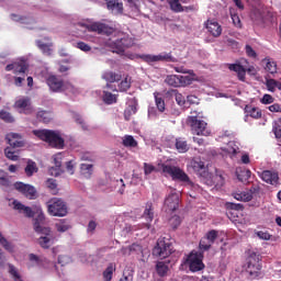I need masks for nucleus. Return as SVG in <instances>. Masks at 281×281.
<instances>
[{"label":"nucleus","mask_w":281,"mask_h":281,"mask_svg":"<svg viewBox=\"0 0 281 281\" xmlns=\"http://www.w3.org/2000/svg\"><path fill=\"white\" fill-rule=\"evenodd\" d=\"M43 225H45V214L41 212L38 213V216L34 218V232L42 235L37 239L38 246H41L43 249H49L54 245L55 238L52 234V229Z\"/></svg>","instance_id":"nucleus-1"},{"label":"nucleus","mask_w":281,"mask_h":281,"mask_svg":"<svg viewBox=\"0 0 281 281\" xmlns=\"http://www.w3.org/2000/svg\"><path fill=\"white\" fill-rule=\"evenodd\" d=\"M34 136L38 139L47 143L49 147L56 149H63L65 147V139L60 136V133L52 130H34Z\"/></svg>","instance_id":"nucleus-2"},{"label":"nucleus","mask_w":281,"mask_h":281,"mask_svg":"<svg viewBox=\"0 0 281 281\" xmlns=\"http://www.w3.org/2000/svg\"><path fill=\"white\" fill-rule=\"evenodd\" d=\"M116 41L108 43V47L114 49L113 53L123 54L125 49L134 46V38L127 33L119 32Z\"/></svg>","instance_id":"nucleus-3"},{"label":"nucleus","mask_w":281,"mask_h":281,"mask_svg":"<svg viewBox=\"0 0 281 281\" xmlns=\"http://www.w3.org/2000/svg\"><path fill=\"white\" fill-rule=\"evenodd\" d=\"M261 259L259 255L251 252L248 258H246V273L248 274V279L256 280L261 278Z\"/></svg>","instance_id":"nucleus-4"},{"label":"nucleus","mask_w":281,"mask_h":281,"mask_svg":"<svg viewBox=\"0 0 281 281\" xmlns=\"http://www.w3.org/2000/svg\"><path fill=\"white\" fill-rule=\"evenodd\" d=\"M171 255L172 244H170L168 239L159 238V240H156V246H154V249H151V256L164 260Z\"/></svg>","instance_id":"nucleus-5"},{"label":"nucleus","mask_w":281,"mask_h":281,"mask_svg":"<svg viewBox=\"0 0 281 281\" xmlns=\"http://www.w3.org/2000/svg\"><path fill=\"white\" fill-rule=\"evenodd\" d=\"M188 126H190V132L195 136H210V130L207 128V123L196 119V116H188Z\"/></svg>","instance_id":"nucleus-6"},{"label":"nucleus","mask_w":281,"mask_h":281,"mask_svg":"<svg viewBox=\"0 0 281 281\" xmlns=\"http://www.w3.org/2000/svg\"><path fill=\"white\" fill-rule=\"evenodd\" d=\"M47 212L54 217H65L67 215V205L63 200L54 198L47 202Z\"/></svg>","instance_id":"nucleus-7"},{"label":"nucleus","mask_w":281,"mask_h":281,"mask_svg":"<svg viewBox=\"0 0 281 281\" xmlns=\"http://www.w3.org/2000/svg\"><path fill=\"white\" fill-rule=\"evenodd\" d=\"M164 173L170 176L172 180H179L181 182L190 183V178L179 167L164 165Z\"/></svg>","instance_id":"nucleus-8"},{"label":"nucleus","mask_w":281,"mask_h":281,"mask_svg":"<svg viewBox=\"0 0 281 281\" xmlns=\"http://www.w3.org/2000/svg\"><path fill=\"white\" fill-rule=\"evenodd\" d=\"M4 71H13L15 76H25L26 71H30V64L24 59H18L4 67Z\"/></svg>","instance_id":"nucleus-9"},{"label":"nucleus","mask_w":281,"mask_h":281,"mask_svg":"<svg viewBox=\"0 0 281 281\" xmlns=\"http://www.w3.org/2000/svg\"><path fill=\"white\" fill-rule=\"evenodd\" d=\"M13 189L22 194L25 199L35 200L37 195L36 188L32 184H25L23 182L13 183Z\"/></svg>","instance_id":"nucleus-10"},{"label":"nucleus","mask_w":281,"mask_h":281,"mask_svg":"<svg viewBox=\"0 0 281 281\" xmlns=\"http://www.w3.org/2000/svg\"><path fill=\"white\" fill-rule=\"evenodd\" d=\"M87 31L94 32V33H98L99 35H105V36H111L114 34V27L102 22H97V23L87 25Z\"/></svg>","instance_id":"nucleus-11"},{"label":"nucleus","mask_w":281,"mask_h":281,"mask_svg":"<svg viewBox=\"0 0 281 281\" xmlns=\"http://www.w3.org/2000/svg\"><path fill=\"white\" fill-rule=\"evenodd\" d=\"M166 83L172 88H181V87L190 85V77L170 75V76L166 77Z\"/></svg>","instance_id":"nucleus-12"},{"label":"nucleus","mask_w":281,"mask_h":281,"mask_svg":"<svg viewBox=\"0 0 281 281\" xmlns=\"http://www.w3.org/2000/svg\"><path fill=\"white\" fill-rule=\"evenodd\" d=\"M47 87H49V90L54 93L63 92L66 88L63 79L55 75L47 77Z\"/></svg>","instance_id":"nucleus-13"},{"label":"nucleus","mask_w":281,"mask_h":281,"mask_svg":"<svg viewBox=\"0 0 281 281\" xmlns=\"http://www.w3.org/2000/svg\"><path fill=\"white\" fill-rule=\"evenodd\" d=\"M201 254H190V256H188L187 262L188 266L190 268L191 272H199L201 270H203V262L201 261Z\"/></svg>","instance_id":"nucleus-14"},{"label":"nucleus","mask_w":281,"mask_h":281,"mask_svg":"<svg viewBox=\"0 0 281 281\" xmlns=\"http://www.w3.org/2000/svg\"><path fill=\"white\" fill-rule=\"evenodd\" d=\"M15 109H20V113L24 115H32L34 113V106H32V102L30 98H22L14 103Z\"/></svg>","instance_id":"nucleus-15"},{"label":"nucleus","mask_w":281,"mask_h":281,"mask_svg":"<svg viewBox=\"0 0 281 281\" xmlns=\"http://www.w3.org/2000/svg\"><path fill=\"white\" fill-rule=\"evenodd\" d=\"M259 178L261 179V181L273 187L280 182V175L270 170H263L259 172Z\"/></svg>","instance_id":"nucleus-16"},{"label":"nucleus","mask_w":281,"mask_h":281,"mask_svg":"<svg viewBox=\"0 0 281 281\" xmlns=\"http://www.w3.org/2000/svg\"><path fill=\"white\" fill-rule=\"evenodd\" d=\"M4 139H7V144H9L10 146L8 148L15 149L22 148L24 146V142H22V137L20 136V134L9 133L7 134Z\"/></svg>","instance_id":"nucleus-17"},{"label":"nucleus","mask_w":281,"mask_h":281,"mask_svg":"<svg viewBox=\"0 0 281 281\" xmlns=\"http://www.w3.org/2000/svg\"><path fill=\"white\" fill-rule=\"evenodd\" d=\"M13 210L18 211V213L23 214L26 218H34V211L30 206H24L19 201H13Z\"/></svg>","instance_id":"nucleus-18"},{"label":"nucleus","mask_w":281,"mask_h":281,"mask_svg":"<svg viewBox=\"0 0 281 281\" xmlns=\"http://www.w3.org/2000/svg\"><path fill=\"white\" fill-rule=\"evenodd\" d=\"M63 156L60 154H56V156H54V167L49 168V175H52V177H59L63 173Z\"/></svg>","instance_id":"nucleus-19"},{"label":"nucleus","mask_w":281,"mask_h":281,"mask_svg":"<svg viewBox=\"0 0 281 281\" xmlns=\"http://www.w3.org/2000/svg\"><path fill=\"white\" fill-rule=\"evenodd\" d=\"M105 5L108 7V10L112 12L114 15H121L123 14V3L119 2L116 0H105Z\"/></svg>","instance_id":"nucleus-20"},{"label":"nucleus","mask_w":281,"mask_h":281,"mask_svg":"<svg viewBox=\"0 0 281 281\" xmlns=\"http://www.w3.org/2000/svg\"><path fill=\"white\" fill-rule=\"evenodd\" d=\"M204 25H205V30H207V33H210L212 37L216 38L221 36V25H218L217 22L209 20L207 22H205Z\"/></svg>","instance_id":"nucleus-21"},{"label":"nucleus","mask_w":281,"mask_h":281,"mask_svg":"<svg viewBox=\"0 0 281 281\" xmlns=\"http://www.w3.org/2000/svg\"><path fill=\"white\" fill-rule=\"evenodd\" d=\"M143 220L147 223L155 221V205L151 202L145 203V210L143 211Z\"/></svg>","instance_id":"nucleus-22"},{"label":"nucleus","mask_w":281,"mask_h":281,"mask_svg":"<svg viewBox=\"0 0 281 281\" xmlns=\"http://www.w3.org/2000/svg\"><path fill=\"white\" fill-rule=\"evenodd\" d=\"M166 206L170 212L177 211V209H179V194L171 193L168 195V198H166Z\"/></svg>","instance_id":"nucleus-23"},{"label":"nucleus","mask_w":281,"mask_h":281,"mask_svg":"<svg viewBox=\"0 0 281 281\" xmlns=\"http://www.w3.org/2000/svg\"><path fill=\"white\" fill-rule=\"evenodd\" d=\"M190 167L192 168V170H194V172L199 175H207L205 172V165L200 158L192 159V161H190Z\"/></svg>","instance_id":"nucleus-24"},{"label":"nucleus","mask_w":281,"mask_h":281,"mask_svg":"<svg viewBox=\"0 0 281 281\" xmlns=\"http://www.w3.org/2000/svg\"><path fill=\"white\" fill-rule=\"evenodd\" d=\"M138 103L136 102V99H132L130 105L125 109L123 115L125 117V121L132 120V116L136 114Z\"/></svg>","instance_id":"nucleus-25"},{"label":"nucleus","mask_w":281,"mask_h":281,"mask_svg":"<svg viewBox=\"0 0 281 281\" xmlns=\"http://www.w3.org/2000/svg\"><path fill=\"white\" fill-rule=\"evenodd\" d=\"M175 148L179 154H186L190 149L188 142L183 137H179L175 142Z\"/></svg>","instance_id":"nucleus-26"},{"label":"nucleus","mask_w":281,"mask_h":281,"mask_svg":"<svg viewBox=\"0 0 281 281\" xmlns=\"http://www.w3.org/2000/svg\"><path fill=\"white\" fill-rule=\"evenodd\" d=\"M244 112L246 113V116L252 117L255 120L261 119V110H259V108L246 105V108H244Z\"/></svg>","instance_id":"nucleus-27"},{"label":"nucleus","mask_w":281,"mask_h":281,"mask_svg":"<svg viewBox=\"0 0 281 281\" xmlns=\"http://www.w3.org/2000/svg\"><path fill=\"white\" fill-rule=\"evenodd\" d=\"M168 265L169 262L166 261L156 262V274H158L161 278L166 277L168 274V271L170 270Z\"/></svg>","instance_id":"nucleus-28"},{"label":"nucleus","mask_w":281,"mask_h":281,"mask_svg":"<svg viewBox=\"0 0 281 281\" xmlns=\"http://www.w3.org/2000/svg\"><path fill=\"white\" fill-rule=\"evenodd\" d=\"M103 80L108 81V83H114L121 81L122 77L121 75L114 72V71H105L102 76Z\"/></svg>","instance_id":"nucleus-29"},{"label":"nucleus","mask_w":281,"mask_h":281,"mask_svg":"<svg viewBox=\"0 0 281 281\" xmlns=\"http://www.w3.org/2000/svg\"><path fill=\"white\" fill-rule=\"evenodd\" d=\"M228 69H231V71H235L239 77V80L244 81L246 76V70L244 69V66L239 64H231L228 65Z\"/></svg>","instance_id":"nucleus-30"},{"label":"nucleus","mask_w":281,"mask_h":281,"mask_svg":"<svg viewBox=\"0 0 281 281\" xmlns=\"http://www.w3.org/2000/svg\"><path fill=\"white\" fill-rule=\"evenodd\" d=\"M151 57L161 60V63H177V58L172 56V53H161L159 55H151Z\"/></svg>","instance_id":"nucleus-31"},{"label":"nucleus","mask_w":281,"mask_h":281,"mask_svg":"<svg viewBox=\"0 0 281 281\" xmlns=\"http://www.w3.org/2000/svg\"><path fill=\"white\" fill-rule=\"evenodd\" d=\"M205 175L206 178H209L210 180L213 181V183H215V189H221L222 187H224L225 184V180L224 177H222L221 175H209V173H203Z\"/></svg>","instance_id":"nucleus-32"},{"label":"nucleus","mask_w":281,"mask_h":281,"mask_svg":"<svg viewBox=\"0 0 281 281\" xmlns=\"http://www.w3.org/2000/svg\"><path fill=\"white\" fill-rule=\"evenodd\" d=\"M36 119L41 123L48 124L49 122H52V112H49V111H38V113L36 114Z\"/></svg>","instance_id":"nucleus-33"},{"label":"nucleus","mask_w":281,"mask_h":281,"mask_svg":"<svg viewBox=\"0 0 281 281\" xmlns=\"http://www.w3.org/2000/svg\"><path fill=\"white\" fill-rule=\"evenodd\" d=\"M116 271V265L115 263H110L108 265V268L105 271H103V280L104 281H112V276Z\"/></svg>","instance_id":"nucleus-34"},{"label":"nucleus","mask_w":281,"mask_h":281,"mask_svg":"<svg viewBox=\"0 0 281 281\" xmlns=\"http://www.w3.org/2000/svg\"><path fill=\"white\" fill-rule=\"evenodd\" d=\"M266 88L270 92H274V89L281 91V82L274 79H266Z\"/></svg>","instance_id":"nucleus-35"},{"label":"nucleus","mask_w":281,"mask_h":281,"mask_svg":"<svg viewBox=\"0 0 281 281\" xmlns=\"http://www.w3.org/2000/svg\"><path fill=\"white\" fill-rule=\"evenodd\" d=\"M154 102H156V109H158L159 112L166 111V102L159 97V92H154Z\"/></svg>","instance_id":"nucleus-36"},{"label":"nucleus","mask_w":281,"mask_h":281,"mask_svg":"<svg viewBox=\"0 0 281 281\" xmlns=\"http://www.w3.org/2000/svg\"><path fill=\"white\" fill-rule=\"evenodd\" d=\"M4 157L11 161H18L19 159L18 151L11 147L4 148Z\"/></svg>","instance_id":"nucleus-37"},{"label":"nucleus","mask_w":281,"mask_h":281,"mask_svg":"<svg viewBox=\"0 0 281 281\" xmlns=\"http://www.w3.org/2000/svg\"><path fill=\"white\" fill-rule=\"evenodd\" d=\"M263 63H266L265 69L266 71H268V74H277V63L272 61V59L269 58L263 59Z\"/></svg>","instance_id":"nucleus-38"},{"label":"nucleus","mask_w":281,"mask_h":281,"mask_svg":"<svg viewBox=\"0 0 281 281\" xmlns=\"http://www.w3.org/2000/svg\"><path fill=\"white\" fill-rule=\"evenodd\" d=\"M123 146L130 147V148H136V146H138V143L136 142V139H134L132 135H125L123 137Z\"/></svg>","instance_id":"nucleus-39"},{"label":"nucleus","mask_w":281,"mask_h":281,"mask_svg":"<svg viewBox=\"0 0 281 281\" xmlns=\"http://www.w3.org/2000/svg\"><path fill=\"white\" fill-rule=\"evenodd\" d=\"M138 58L140 60H143V63L148 64V65L155 64V63H161L160 59H157V57H154V56H151L149 54L138 55Z\"/></svg>","instance_id":"nucleus-40"},{"label":"nucleus","mask_w":281,"mask_h":281,"mask_svg":"<svg viewBox=\"0 0 281 281\" xmlns=\"http://www.w3.org/2000/svg\"><path fill=\"white\" fill-rule=\"evenodd\" d=\"M103 102L105 104H115L116 103V94H113L109 91H103Z\"/></svg>","instance_id":"nucleus-41"},{"label":"nucleus","mask_w":281,"mask_h":281,"mask_svg":"<svg viewBox=\"0 0 281 281\" xmlns=\"http://www.w3.org/2000/svg\"><path fill=\"white\" fill-rule=\"evenodd\" d=\"M34 172H36V162L29 161L26 167H24V175H26V177H32L34 176Z\"/></svg>","instance_id":"nucleus-42"},{"label":"nucleus","mask_w":281,"mask_h":281,"mask_svg":"<svg viewBox=\"0 0 281 281\" xmlns=\"http://www.w3.org/2000/svg\"><path fill=\"white\" fill-rule=\"evenodd\" d=\"M168 4L170 5V10L175 13H181V9L184 8L181 5V2L179 0H169Z\"/></svg>","instance_id":"nucleus-43"},{"label":"nucleus","mask_w":281,"mask_h":281,"mask_svg":"<svg viewBox=\"0 0 281 281\" xmlns=\"http://www.w3.org/2000/svg\"><path fill=\"white\" fill-rule=\"evenodd\" d=\"M213 244H214L213 240H200L199 241V250H201V252H205V251L210 250V247H212Z\"/></svg>","instance_id":"nucleus-44"},{"label":"nucleus","mask_w":281,"mask_h":281,"mask_svg":"<svg viewBox=\"0 0 281 281\" xmlns=\"http://www.w3.org/2000/svg\"><path fill=\"white\" fill-rule=\"evenodd\" d=\"M217 236H218V233L212 229L207 232L203 238H201V241H214L216 240Z\"/></svg>","instance_id":"nucleus-45"},{"label":"nucleus","mask_w":281,"mask_h":281,"mask_svg":"<svg viewBox=\"0 0 281 281\" xmlns=\"http://www.w3.org/2000/svg\"><path fill=\"white\" fill-rule=\"evenodd\" d=\"M227 153L233 155V156H236V155L239 154V146L237 145L236 142L228 143Z\"/></svg>","instance_id":"nucleus-46"},{"label":"nucleus","mask_w":281,"mask_h":281,"mask_svg":"<svg viewBox=\"0 0 281 281\" xmlns=\"http://www.w3.org/2000/svg\"><path fill=\"white\" fill-rule=\"evenodd\" d=\"M0 245L8 252H13V245H11V243H9L4 237H2V234H0Z\"/></svg>","instance_id":"nucleus-47"},{"label":"nucleus","mask_w":281,"mask_h":281,"mask_svg":"<svg viewBox=\"0 0 281 281\" xmlns=\"http://www.w3.org/2000/svg\"><path fill=\"white\" fill-rule=\"evenodd\" d=\"M169 224L172 229H177L181 225V217L179 215L170 217Z\"/></svg>","instance_id":"nucleus-48"},{"label":"nucleus","mask_w":281,"mask_h":281,"mask_svg":"<svg viewBox=\"0 0 281 281\" xmlns=\"http://www.w3.org/2000/svg\"><path fill=\"white\" fill-rule=\"evenodd\" d=\"M38 49L43 52V54L49 56L52 55V48H49V45L43 43L42 41L37 42Z\"/></svg>","instance_id":"nucleus-49"},{"label":"nucleus","mask_w":281,"mask_h":281,"mask_svg":"<svg viewBox=\"0 0 281 281\" xmlns=\"http://www.w3.org/2000/svg\"><path fill=\"white\" fill-rule=\"evenodd\" d=\"M91 168H93L92 165L80 164V173H82V176H90L91 175Z\"/></svg>","instance_id":"nucleus-50"},{"label":"nucleus","mask_w":281,"mask_h":281,"mask_svg":"<svg viewBox=\"0 0 281 281\" xmlns=\"http://www.w3.org/2000/svg\"><path fill=\"white\" fill-rule=\"evenodd\" d=\"M0 120L4 121V123H13V116L7 111H0Z\"/></svg>","instance_id":"nucleus-51"},{"label":"nucleus","mask_w":281,"mask_h":281,"mask_svg":"<svg viewBox=\"0 0 281 281\" xmlns=\"http://www.w3.org/2000/svg\"><path fill=\"white\" fill-rule=\"evenodd\" d=\"M130 89V79L126 77L119 83V91L126 92Z\"/></svg>","instance_id":"nucleus-52"},{"label":"nucleus","mask_w":281,"mask_h":281,"mask_svg":"<svg viewBox=\"0 0 281 281\" xmlns=\"http://www.w3.org/2000/svg\"><path fill=\"white\" fill-rule=\"evenodd\" d=\"M9 274H11V277L13 278V281H22V279L20 278V274L15 270V267H13L12 265H9Z\"/></svg>","instance_id":"nucleus-53"},{"label":"nucleus","mask_w":281,"mask_h":281,"mask_svg":"<svg viewBox=\"0 0 281 281\" xmlns=\"http://www.w3.org/2000/svg\"><path fill=\"white\" fill-rule=\"evenodd\" d=\"M226 209L228 210H233V211H244V205L239 204V203H226Z\"/></svg>","instance_id":"nucleus-54"},{"label":"nucleus","mask_w":281,"mask_h":281,"mask_svg":"<svg viewBox=\"0 0 281 281\" xmlns=\"http://www.w3.org/2000/svg\"><path fill=\"white\" fill-rule=\"evenodd\" d=\"M10 19H11V21L18 22L20 24H26V18L25 16H20L18 14L11 13Z\"/></svg>","instance_id":"nucleus-55"},{"label":"nucleus","mask_w":281,"mask_h":281,"mask_svg":"<svg viewBox=\"0 0 281 281\" xmlns=\"http://www.w3.org/2000/svg\"><path fill=\"white\" fill-rule=\"evenodd\" d=\"M186 99L187 97H183V94L179 92L175 93V101H177V104H179V106H183L186 104Z\"/></svg>","instance_id":"nucleus-56"},{"label":"nucleus","mask_w":281,"mask_h":281,"mask_svg":"<svg viewBox=\"0 0 281 281\" xmlns=\"http://www.w3.org/2000/svg\"><path fill=\"white\" fill-rule=\"evenodd\" d=\"M123 251L140 252V246L138 244H132L130 247H123Z\"/></svg>","instance_id":"nucleus-57"},{"label":"nucleus","mask_w":281,"mask_h":281,"mask_svg":"<svg viewBox=\"0 0 281 281\" xmlns=\"http://www.w3.org/2000/svg\"><path fill=\"white\" fill-rule=\"evenodd\" d=\"M46 187L47 189L54 191V195H56V188H57L56 180L47 179Z\"/></svg>","instance_id":"nucleus-58"},{"label":"nucleus","mask_w":281,"mask_h":281,"mask_svg":"<svg viewBox=\"0 0 281 281\" xmlns=\"http://www.w3.org/2000/svg\"><path fill=\"white\" fill-rule=\"evenodd\" d=\"M11 187H13V184H11V181H9V179L0 178V188L8 190L11 189Z\"/></svg>","instance_id":"nucleus-59"},{"label":"nucleus","mask_w":281,"mask_h":281,"mask_svg":"<svg viewBox=\"0 0 281 281\" xmlns=\"http://www.w3.org/2000/svg\"><path fill=\"white\" fill-rule=\"evenodd\" d=\"M143 171L145 176L150 175L151 172H155V166L149 164H143Z\"/></svg>","instance_id":"nucleus-60"},{"label":"nucleus","mask_w":281,"mask_h":281,"mask_svg":"<svg viewBox=\"0 0 281 281\" xmlns=\"http://www.w3.org/2000/svg\"><path fill=\"white\" fill-rule=\"evenodd\" d=\"M231 18L233 19V24L237 29H241V20L239 19V15L237 14H232Z\"/></svg>","instance_id":"nucleus-61"},{"label":"nucleus","mask_w":281,"mask_h":281,"mask_svg":"<svg viewBox=\"0 0 281 281\" xmlns=\"http://www.w3.org/2000/svg\"><path fill=\"white\" fill-rule=\"evenodd\" d=\"M76 47L85 53L91 50V47H89V45L85 44L83 42H78V44H76Z\"/></svg>","instance_id":"nucleus-62"},{"label":"nucleus","mask_w":281,"mask_h":281,"mask_svg":"<svg viewBox=\"0 0 281 281\" xmlns=\"http://www.w3.org/2000/svg\"><path fill=\"white\" fill-rule=\"evenodd\" d=\"M273 101L274 99L270 94H263L261 98V104H272Z\"/></svg>","instance_id":"nucleus-63"},{"label":"nucleus","mask_w":281,"mask_h":281,"mask_svg":"<svg viewBox=\"0 0 281 281\" xmlns=\"http://www.w3.org/2000/svg\"><path fill=\"white\" fill-rule=\"evenodd\" d=\"M268 111H270L272 113H281V105L278 103H274V104L268 106Z\"/></svg>","instance_id":"nucleus-64"}]
</instances>
